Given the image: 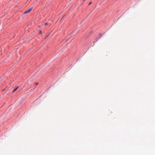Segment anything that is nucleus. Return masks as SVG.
<instances>
[{"label":"nucleus","mask_w":155,"mask_h":155,"mask_svg":"<svg viewBox=\"0 0 155 155\" xmlns=\"http://www.w3.org/2000/svg\"><path fill=\"white\" fill-rule=\"evenodd\" d=\"M48 23L47 22V23H45V25H48Z\"/></svg>","instance_id":"5"},{"label":"nucleus","mask_w":155,"mask_h":155,"mask_svg":"<svg viewBox=\"0 0 155 155\" xmlns=\"http://www.w3.org/2000/svg\"><path fill=\"white\" fill-rule=\"evenodd\" d=\"M38 82H35V84L36 85H38Z\"/></svg>","instance_id":"4"},{"label":"nucleus","mask_w":155,"mask_h":155,"mask_svg":"<svg viewBox=\"0 0 155 155\" xmlns=\"http://www.w3.org/2000/svg\"><path fill=\"white\" fill-rule=\"evenodd\" d=\"M85 0H84V1H85Z\"/></svg>","instance_id":"7"},{"label":"nucleus","mask_w":155,"mask_h":155,"mask_svg":"<svg viewBox=\"0 0 155 155\" xmlns=\"http://www.w3.org/2000/svg\"><path fill=\"white\" fill-rule=\"evenodd\" d=\"M92 2H90L89 3V5H90L91 3Z\"/></svg>","instance_id":"3"},{"label":"nucleus","mask_w":155,"mask_h":155,"mask_svg":"<svg viewBox=\"0 0 155 155\" xmlns=\"http://www.w3.org/2000/svg\"><path fill=\"white\" fill-rule=\"evenodd\" d=\"M41 33H42V31H40V34H41Z\"/></svg>","instance_id":"6"},{"label":"nucleus","mask_w":155,"mask_h":155,"mask_svg":"<svg viewBox=\"0 0 155 155\" xmlns=\"http://www.w3.org/2000/svg\"><path fill=\"white\" fill-rule=\"evenodd\" d=\"M18 87H17L16 88H15V89L13 91V92L17 90V89H18Z\"/></svg>","instance_id":"2"},{"label":"nucleus","mask_w":155,"mask_h":155,"mask_svg":"<svg viewBox=\"0 0 155 155\" xmlns=\"http://www.w3.org/2000/svg\"><path fill=\"white\" fill-rule=\"evenodd\" d=\"M32 9V8L31 7L30 9L26 10L24 12V14H27V13H29L31 11V10Z\"/></svg>","instance_id":"1"}]
</instances>
